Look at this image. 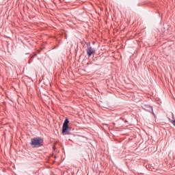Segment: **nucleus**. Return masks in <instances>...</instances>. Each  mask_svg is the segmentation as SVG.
I'll list each match as a JSON object with an SVG mask.
<instances>
[{"label":"nucleus","instance_id":"39448f33","mask_svg":"<svg viewBox=\"0 0 175 175\" xmlns=\"http://www.w3.org/2000/svg\"><path fill=\"white\" fill-rule=\"evenodd\" d=\"M174 125L175 126V120L173 122Z\"/></svg>","mask_w":175,"mask_h":175},{"label":"nucleus","instance_id":"f03ea898","mask_svg":"<svg viewBox=\"0 0 175 175\" xmlns=\"http://www.w3.org/2000/svg\"><path fill=\"white\" fill-rule=\"evenodd\" d=\"M68 124H69V120L66 119L63 124L62 133H66V132H68V129H69V126L68 125Z\"/></svg>","mask_w":175,"mask_h":175},{"label":"nucleus","instance_id":"20e7f679","mask_svg":"<svg viewBox=\"0 0 175 175\" xmlns=\"http://www.w3.org/2000/svg\"><path fill=\"white\" fill-rule=\"evenodd\" d=\"M146 111H149V113H152L154 114L153 109L151 107H148V108L145 109Z\"/></svg>","mask_w":175,"mask_h":175},{"label":"nucleus","instance_id":"f257e3e1","mask_svg":"<svg viewBox=\"0 0 175 175\" xmlns=\"http://www.w3.org/2000/svg\"><path fill=\"white\" fill-rule=\"evenodd\" d=\"M31 145L32 147L38 148L41 146H43V139H42L40 137L33 138L31 141Z\"/></svg>","mask_w":175,"mask_h":175},{"label":"nucleus","instance_id":"7ed1b4c3","mask_svg":"<svg viewBox=\"0 0 175 175\" xmlns=\"http://www.w3.org/2000/svg\"><path fill=\"white\" fill-rule=\"evenodd\" d=\"M86 52L88 57H91V55L95 53V49H92L91 46H88L86 49Z\"/></svg>","mask_w":175,"mask_h":175}]
</instances>
